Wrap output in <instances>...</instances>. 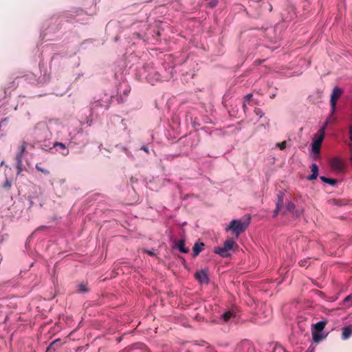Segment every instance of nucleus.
<instances>
[{"label": "nucleus", "mask_w": 352, "mask_h": 352, "mask_svg": "<svg viewBox=\"0 0 352 352\" xmlns=\"http://www.w3.org/2000/svg\"><path fill=\"white\" fill-rule=\"evenodd\" d=\"M250 218L247 220L242 219H234L232 220L228 227L226 228V231L232 230L237 238L240 234L245 232L250 224Z\"/></svg>", "instance_id": "f257e3e1"}, {"label": "nucleus", "mask_w": 352, "mask_h": 352, "mask_svg": "<svg viewBox=\"0 0 352 352\" xmlns=\"http://www.w3.org/2000/svg\"><path fill=\"white\" fill-rule=\"evenodd\" d=\"M236 248H238V245L236 241L232 239H228L224 241L223 247L214 248V252L222 257L226 258L230 255L229 251Z\"/></svg>", "instance_id": "f03ea898"}, {"label": "nucleus", "mask_w": 352, "mask_h": 352, "mask_svg": "<svg viewBox=\"0 0 352 352\" xmlns=\"http://www.w3.org/2000/svg\"><path fill=\"white\" fill-rule=\"evenodd\" d=\"M324 127H322L319 129L316 134H315V137L316 138L314 140L312 143V151L315 155H318L320 154L321 145L324 138Z\"/></svg>", "instance_id": "7ed1b4c3"}, {"label": "nucleus", "mask_w": 352, "mask_h": 352, "mask_svg": "<svg viewBox=\"0 0 352 352\" xmlns=\"http://www.w3.org/2000/svg\"><path fill=\"white\" fill-rule=\"evenodd\" d=\"M342 93H343L342 89L339 87H335L333 89V91L331 95V107L332 112H333L335 111L336 107L337 100L341 96Z\"/></svg>", "instance_id": "20e7f679"}, {"label": "nucleus", "mask_w": 352, "mask_h": 352, "mask_svg": "<svg viewBox=\"0 0 352 352\" xmlns=\"http://www.w3.org/2000/svg\"><path fill=\"white\" fill-rule=\"evenodd\" d=\"M330 167L334 171L342 172L344 169L345 166L342 160L335 157L331 160Z\"/></svg>", "instance_id": "39448f33"}, {"label": "nucleus", "mask_w": 352, "mask_h": 352, "mask_svg": "<svg viewBox=\"0 0 352 352\" xmlns=\"http://www.w3.org/2000/svg\"><path fill=\"white\" fill-rule=\"evenodd\" d=\"M195 277L201 284H208L209 282L207 270H201L197 272L195 274Z\"/></svg>", "instance_id": "423d86ee"}, {"label": "nucleus", "mask_w": 352, "mask_h": 352, "mask_svg": "<svg viewBox=\"0 0 352 352\" xmlns=\"http://www.w3.org/2000/svg\"><path fill=\"white\" fill-rule=\"evenodd\" d=\"M284 197H285V193L280 191L278 194V200L276 204V209L274 211L273 217H277L279 211L280 210V209L284 204Z\"/></svg>", "instance_id": "0eeeda50"}, {"label": "nucleus", "mask_w": 352, "mask_h": 352, "mask_svg": "<svg viewBox=\"0 0 352 352\" xmlns=\"http://www.w3.org/2000/svg\"><path fill=\"white\" fill-rule=\"evenodd\" d=\"M53 146L54 148H55L57 151H59L63 155L66 156L69 155V151L65 144L56 142L54 143Z\"/></svg>", "instance_id": "6e6552de"}, {"label": "nucleus", "mask_w": 352, "mask_h": 352, "mask_svg": "<svg viewBox=\"0 0 352 352\" xmlns=\"http://www.w3.org/2000/svg\"><path fill=\"white\" fill-rule=\"evenodd\" d=\"M204 243L196 242L192 248L193 256H197L204 249Z\"/></svg>", "instance_id": "1a4fd4ad"}, {"label": "nucleus", "mask_w": 352, "mask_h": 352, "mask_svg": "<svg viewBox=\"0 0 352 352\" xmlns=\"http://www.w3.org/2000/svg\"><path fill=\"white\" fill-rule=\"evenodd\" d=\"M342 338L343 340H346L352 336V326L351 325L344 327L342 329Z\"/></svg>", "instance_id": "9d476101"}, {"label": "nucleus", "mask_w": 352, "mask_h": 352, "mask_svg": "<svg viewBox=\"0 0 352 352\" xmlns=\"http://www.w3.org/2000/svg\"><path fill=\"white\" fill-rule=\"evenodd\" d=\"M60 339H57L54 341H53L49 346L46 349V352H54L58 348H59L60 343Z\"/></svg>", "instance_id": "9b49d317"}, {"label": "nucleus", "mask_w": 352, "mask_h": 352, "mask_svg": "<svg viewBox=\"0 0 352 352\" xmlns=\"http://www.w3.org/2000/svg\"><path fill=\"white\" fill-rule=\"evenodd\" d=\"M311 172H312V174L311 175H309L307 179L309 180H314V179H316L318 175V166H317L316 164H312L311 165Z\"/></svg>", "instance_id": "f8f14e48"}, {"label": "nucleus", "mask_w": 352, "mask_h": 352, "mask_svg": "<svg viewBox=\"0 0 352 352\" xmlns=\"http://www.w3.org/2000/svg\"><path fill=\"white\" fill-rule=\"evenodd\" d=\"M177 247L179 249V250L182 253H188L189 252V250L185 248V241L184 239H182L178 241Z\"/></svg>", "instance_id": "ddd939ff"}, {"label": "nucleus", "mask_w": 352, "mask_h": 352, "mask_svg": "<svg viewBox=\"0 0 352 352\" xmlns=\"http://www.w3.org/2000/svg\"><path fill=\"white\" fill-rule=\"evenodd\" d=\"M327 324L326 321H319L314 324V331L322 332Z\"/></svg>", "instance_id": "4468645a"}, {"label": "nucleus", "mask_w": 352, "mask_h": 352, "mask_svg": "<svg viewBox=\"0 0 352 352\" xmlns=\"http://www.w3.org/2000/svg\"><path fill=\"white\" fill-rule=\"evenodd\" d=\"M28 144L26 142L23 141L21 145L19 148V152L16 153V156H21V159H23V155L25 152L27 148Z\"/></svg>", "instance_id": "2eb2a0df"}, {"label": "nucleus", "mask_w": 352, "mask_h": 352, "mask_svg": "<svg viewBox=\"0 0 352 352\" xmlns=\"http://www.w3.org/2000/svg\"><path fill=\"white\" fill-rule=\"evenodd\" d=\"M23 162L21 156H16V168L17 169V175H19L22 171Z\"/></svg>", "instance_id": "dca6fc26"}, {"label": "nucleus", "mask_w": 352, "mask_h": 352, "mask_svg": "<svg viewBox=\"0 0 352 352\" xmlns=\"http://www.w3.org/2000/svg\"><path fill=\"white\" fill-rule=\"evenodd\" d=\"M320 179L324 183L329 184L332 186L335 185L338 182L337 179L327 178L324 176H320Z\"/></svg>", "instance_id": "f3484780"}, {"label": "nucleus", "mask_w": 352, "mask_h": 352, "mask_svg": "<svg viewBox=\"0 0 352 352\" xmlns=\"http://www.w3.org/2000/svg\"><path fill=\"white\" fill-rule=\"evenodd\" d=\"M233 313L231 311H228L221 316V318L225 322H228L232 316Z\"/></svg>", "instance_id": "a211bd4d"}, {"label": "nucleus", "mask_w": 352, "mask_h": 352, "mask_svg": "<svg viewBox=\"0 0 352 352\" xmlns=\"http://www.w3.org/2000/svg\"><path fill=\"white\" fill-rule=\"evenodd\" d=\"M313 340L315 342H318L322 339L321 332L314 331L312 332Z\"/></svg>", "instance_id": "6ab92c4d"}, {"label": "nucleus", "mask_w": 352, "mask_h": 352, "mask_svg": "<svg viewBox=\"0 0 352 352\" xmlns=\"http://www.w3.org/2000/svg\"><path fill=\"white\" fill-rule=\"evenodd\" d=\"M78 291L81 293H85L89 291L87 285L85 283H80L78 286Z\"/></svg>", "instance_id": "aec40b11"}, {"label": "nucleus", "mask_w": 352, "mask_h": 352, "mask_svg": "<svg viewBox=\"0 0 352 352\" xmlns=\"http://www.w3.org/2000/svg\"><path fill=\"white\" fill-rule=\"evenodd\" d=\"M295 210V205L293 202L289 201L286 205V211L294 212Z\"/></svg>", "instance_id": "412c9836"}, {"label": "nucleus", "mask_w": 352, "mask_h": 352, "mask_svg": "<svg viewBox=\"0 0 352 352\" xmlns=\"http://www.w3.org/2000/svg\"><path fill=\"white\" fill-rule=\"evenodd\" d=\"M35 168L38 171L41 172L42 173L45 174V175L50 174V171L47 170V169L42 168L41 166V164H36Z\"/></svg>", "instance_id": "4be33fe9"}, {"label": "nucleus", "mask_w": 352, "mask_h": 352, "mask_svg": "<svg viewBox=\"0 0 352 352\" xmlns=\"http://www.w3.org/2000/svg\"><path fill=\"white\" fill-rule=\"evenodd\" d=\"M12 186V182L10 180H9L8 179H6L5 182L3 183V187L6 189V190H9L10 188V187Z\"/></svg>", "instance_id": "5701e85b"}, {"label": "nucleus", "mask_w": 352, "mask_h": 352, "mask_svg": "<svg viewBox=\"0 0 352 352\" xmlns=\"http://www.w3.org/2000/svg\"><path fill=\"white\" fill-rule=\"evenodd\" d=\"M286 141H283L282 142L277 143L276 146L278 147L280 150H283L286 148Z\"/></svg>", "instance_id": "b1692460"}, {"label": "nucleus", "mask_w": 352, "mask_h": 352, "mask_svg": "<svg viewBox=\"0 0 352 352\" xmlns=\"http://www.w3.org/2000/svg\"><path fill=\"white\" fill-rule=\"evenodd\" d=\"M252 97V94H249L246 95L245 96V98H244L245 101L249 100Z\"/></svg>", "instance_id": "393cba45"}, {"label": "nucleus", "mask_w": 352, "mask_h": 352, "mask_svg": "<svg viewBox=\"0 0 352 352\" xmlns=\"http://www.w3.org/2000/svg\"><path fill=\"white\" fill-rule=\"evenodd\" d=\"M349 139L352 142V124L349 126Z\"/></svg>", "instance_id": "a878e982"}, {"label": "nucleus", "mask_w": 352, "mask_h": 352, "mask_svg": "<svg viewBox=\"0 0 352 352\" xmlns=\"http://www.w3.org/2000/svg\"><path fill=\"white\" fill-rule=\"evenodd\" d=\"M351 296H350V295H349V296H347L344 298V303H346L347 302H349V301H351Z\"/></svg>", "instance_id": "bb28decb"}, {"label": "nucleus", "mask_w": 352, "mask_h": 352, "mask_svg": "<svg viewBox=\"0 0 352 352\" xmlns=\"http://www.w3.org/2000/svg\"><path fill=\"white\" fill-rule=\"evenodd\" d=\"M144 252L151 256H154L155 254L154 252L151 250H145Z\"/></svg>", "instance_id": "cd10ccee"}, {"label": "nucleus", "mask_w": 352, "mask_h": 352, "mask_svg": "<svg viewBox=\"0 0 352 352\" xmlns=\"http://www.w3.org/2000/svg\"><path fill=\"white\" fill-rule=\"evenodd\" d=\"M299 263H300V266L305 267L307 265V261H300Z\"/></svg>", "instance_id": "c85d7f7f"}, {"label": "nucleus", "mask_w": 352, "mask_h": 352, "mask_svg": "<svg viewBox=\"0 0 352 352\" xmlns=\"http://www.w3.org/2000/svg\"><path fill=\"white\" fill-rule=\"evenodd\" d=\"M212 1L210 2V4L211 6L213 7V6H215L216 4H217V0H211Z\"/></svg>", "instance_id": "c756f323"}, {"label": "nucleus", "mask_w": 352, "mask_h": 352, "mask_svg": "<svg viewBox=\"0 0 352 352\" xmlns=\"http://www.w3.org/2000/svg\"><path fill=\"white\" fill-rule=\"evenodd\" d=\"M141 150H143L146 153H148V148L146 146H142Z\"/></svg>", "instance_id": "7c9ffc66"}, {"label": "nucleus", "mask_w": 352, "mask_h": 352, "mask_svg": "<svg viewBox=\"0 0 352 352\" xmlns=\"http://www.w3.org/2000/svg\"><path fill=\"white\" fill-rule=\"evenodd\" d=\"M295 214H296V217H299L300 216V212H298V211H296Z\"/></svg>", "instance_id": "2f4dec72"}, {"label": "nucleus", "mask_w": 352, "mask_h": 352, "mask_svg": "<svg viewBox=\"0 0 352 352\" xmlns=\"http://www.w3.org/2000/svg\"><path fill=\"white\" fill-rule=\"evenodd\" d=\"M128 92H129V91L126 90V91H124V94L126 96H127Z\"/></svg>", "instance_id": "473e14b6"}, {"label": "nucleus", "mask_w": 352, "mask_h": 352, "mask_svg": "<svg viewBox=\"0 0 352 352\" xmlns=\"http://www.w3.org/2000/svg\"><path fill=\"white\" fill-rule=\"evenodd\" d=\"M274 97H275V95H272V96L270 98H274Z\"/></svg>", "instance_id": "72a5a7b5"}, {"label": "nucleus", "mask_w": 352, "mask_h": 352, "mask_svg": "<svg viewBox=\"0 0 352 352\" xmlns=\"http://www.w3.org/2000/svg\"><path fill=\"white\" fill-rule=\"evenodd\" d=\"M285 213H286V211L283 210V214H285Z\"/></svg>", "instance_id": "f704fd0d"}, {"label": "nucleus", "mask_w": 352, "mask_h": 352, "mask_svg": "<svg viewBox=\"0 0 352 352\" xmlns=\"http://www.w3.org/2000/svg\"><path fill=\"white\" fill-rule=\"evenodd\" d=\"M148 1H151L152 0H148Z\"/></svg>", "instance_id": "c9c22d12"}]
</instances>
